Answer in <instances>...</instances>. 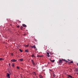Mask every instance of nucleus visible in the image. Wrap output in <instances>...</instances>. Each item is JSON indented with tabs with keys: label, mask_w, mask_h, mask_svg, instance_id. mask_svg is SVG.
Listing matches in <instances>:
<instances>
[{
	"label": "nucleus",
	"mask_w": 78,
	"mask_h": 78,
	"mask_svg": "<svg viewBox=\"0 0 78 78\" xmlns=\"http://www.w3.org/2000/svg\"><path fill=\"white\" fill-rule=\"evenodd\" d=\"M63 61H65V62H69L66 61V60L65 59H62V60L60 59V60L59 61V63L61 64V63H62Z\"/></svg>",
	"instance_id": "1"
},
{
	"label": "nucleus",
	"mask_w": 78,
	"mask_h": 78,
	"mask_svg": "<svg viewBox=\"0 0 78 78\" xmlns=\"http://www.w3.org/2000/svg\"><path fill=\"white\" fill-rule=\"evenodd\" d=\"M11 61L12 62H17V60L15 59H13L11 60Z\"/></svg>",
	"instance_id": "2"
},
{
	"label": "nucleus",
	"mask_w": 78,
	"mask_h": 78,
	"mask_svg": "<svg viewBox=\"0 0 78 78\" xmlns=\"http://www.w3.org/2000/svg\"><path fill=\"white\" fill-rule=\"evenodd\" d=\"M7 76L8 77V78H10V76L9 74L7 73Z\"/></svg>",
	"instance_id": "3"
},
{
	"label": "nucleus",
	"mask_w": 78,
	"mask_h": 78,
	"mask_svg": "<svg viewBox=\"0 0 78 78\" xmlns=\"http://www.w3.org/2000/svg\"><path fill=\"white\" fill-rule=\"evenodd\" d=\"M31 48H36V47L35 45H34L33 46H31Z\"/></svg>",
	"instance_id": "4"
},
{
	"label": "nucleus",
	"mask_w": 78,
	"mask_h": 78,
	"mask_svg": "<svg viewBox=\"0 0 78 78\" xmlns=\"http://www.w3.org/2000/svg\"><path fill=\"white\" fill-rule=\"evenodd\" d=\"M14 64H15V63H12V67H14Z\"/></svg>",
	"instance_id": "5"
},
{
	"label": "nucleus",
	"mask_w": 78,
	"mask_h": 78,
	"mask_svg": "<svg viewBox=\"0 0 78 78\" xmlns=\"http://www.w3.org/2000/svg\"><path fill=\"white\" fill-rule=\"evenodd\" d=\"M23 27H27V26L24 24H23Z\"/></svg>",
	"instance_id": "6"
},
{
	"label": "nucleus",
	"mask_w": 78,
	"mask_h": 78,
	"mask_svg": "<svg viewBox=\"0 0 78 78\" xmlns=\"http://www.w3.org/2000/svg\"><path fill=\"white\" fill-rule=\"evenodd\" d=\"M31 62H32V63L33 64L34 63V61H33V59H32L31 60Z\"/></svg>",
	"instance_id": "7"
},
{
	"label": "nucleus",
	"mask_w": 78,
	"mask_h": 78,
	"mask_svg": "<svg viewBox=\"0 0 78 78\" xmlns=\"http://www.w3.org/2000/svg\"><path fill=\"white\" fill-rule=\"evenodd\" d=\"M23 58L19 59V61H23Z\"/></svg>",
	"instance_id": "8"
},
{
	"label": "nucleus",
	"mask_w": 78,
	"mask_h": 78,
	"mask_svg": "<svg viewBox=\"0 0 78 78\" xmlns=\"http://www.w3.org/2000/svg\"><path fill=\"white\" fill-rule=\"evenodd\" d=\"M39 77L40 78H43V76L41 75H39Z\"/></svg>",
	"instance_id": "9"
},
{
	"label": "nucleus",
	"mask_w": 78,
	"mask_h": 78,
	"mask_svg": "<svg viewBox=\"0 0 78 78\" xmlns=\"http://www.w3.org/2000/svg\"><path fill=\"white\" fill-rule=\"evenodd\" d=\"M3 60H4V59L2 58H0V61H3Z\"/></svg>",
	"instance_id": "10"
},
{
	"label": "nucleus",
	"mask_w": 78,
	"mask_h": 78,
	"mask_svg": "<svg viewBox=\"0 0 78 78\" xmlns=\"http://www.w3.org/2000/svg\"><path fill=\"white\" fill-rule=\"evenodd\" d=\"M50 60L51 61V62H55V60Z\"/></svg>",
	"instance_id": "11"
},
{
	"label": "nucleus",
	"mask_w": 78,
	"mask_h": 78,
	"mask_svg": "<svg viewBox=\"0 0 78 78\" xmlns=\"http://www.w3.org/2000/svg\"><path fill=\"white\" fill-rule=\"evenodd\" d=\"M33 74L34 75H36V73L35 72H33Z\"/></svg>",
	"instance_id": "12"
},
{
	"label": "nucleus",
	"mask_w": 78,
	"mask_h": 78,
	"mask_svg": "<svg viewBox=\"0 0 78 78\" xmlns=\"http://www.w3.org/2000/svg\"><path fill=\"white\" fill-rule=\"evenodd\" d=\"M69 62V63L70 64H72V63H73V61H72L71 62Z\"/></svg>",
	"instance_id": "13"
},
{
	"label": "nucleus",
	"mask_w": 78,
	"mask_h": 78,
	"mask_svg": "<svg viewBox=\"0 0 78 78\" xmlns=\"http://www.w3.org/2000/svg\"><path fill=\"white\" fill-rule=\"evenodd\" d=\"M25 51H26V52H27V53H28V50L27 49Z\"/></svg>",
	"instance_id": "14"
},
{
	"label": "nucleus",
	"mask_w": 78,
	"mask_h": 78,
	"mask_svg": "<svg viewBox=\"0 0 78 78\" xmlns=\"http://www.w3.org/2000/svg\"><path fill=\"white\" fill-rule=\"evenodd\" d=\"M68 76H69V77H70V78H72V76L71 75H69Z\"/></svg>",
	"instance_id": "15"
},
{
	"label": "nucleus",
	"mask_w": 78,
	"mask_h": 78,
	"mask_svg": "<svg viewBox=\"0 0 78 78\" xmlns=\"http://www.w3.org/2000/svg\"><path fill=\"white\" fill-rule=\"evenodd\" d=\"M53 76L54 77H55V76H56V75H55V74H54V73H53Z\"/></svg>",
	"instance_id": "16"
},
{
	"label": "nucleus",
	"mask_w": 78,
	"mask_h": 78,
	"mask_svg": "<svg viewBox=\"0 0 78 78\" xmlns=\"http://www.w3.org/2000/svg\"><path fill=\"white\" fill-rule=\"evenodd\" d=\"M32 57V58H34V55H32V56H31Z\"/></svg>",
	"instance_id": "17"
},
{
	"label": "nucleus",
	"mask_w": 78,
	"mask_h": 78,
	"mask_svg": "<svg viewBox=\"0 0 78 78\" xmlns=\"http://www.w3.org/2000/svg\"><path fill=\"white\" fill-rule=\"evenodd\" d=\"M42 56H40L39 55H37V57H42Z\"/></svg>",
	"instance_id": "18"
},
{
	"label": "nucleus",
	"mask_w": 78,
	"mask_h": 78,
	"mask_svg": "<svg viewBox=\"0 0 78 78\" xmlns=\"http://www.w3.org/2000/svg\"><path fill=\"white\" fill-rule=\"evenodd\" d=\"M19 50L21 52H22V50H21V49H19Z\"/></svg>",
	"instance_id": "19"
},
{
	"label": "nucleus",
	"mask_w": 78,
	"mask_h": 78,
	"mask_svg": "<svg viewBox=\"0 0 78 78\" xmlns=\"http://www.w3.org/2000/svg\"><path fill=\"white\" fill-rule=\"evenodd\" d=\"M16 68L18 69H19V66H17Z\"/></svg>",
	"instance_id": "20"
},
{
	"label": "nucleus",
	"mask_w": 78,
	"mask_h": 78,
	"mask_svg": "<svg viewBox=\"0 0 78 78\" xmlns=\"http://www.w3.org/2000/svg\"><path fill=\"white\" fill-rule=\"evenodd\" d=\"M29 45H27L26 46V47H28Z\"/></svg>",
	"instance_id": "21"
},
{
	"label": "nucleus",
	"mask_w": 78,
	"mask_h": 78,
	"mask_svg": "<svg viewBox=\"0 0 78 78\" xmlns=\"http://www.w3.org/2000/svg\"><path fill=\"white\" fill-rule=\"evenodd\" d=\"M33 65H34V66H36V65L35 64V63H34L33 64Z\"/></svg>",
	"instance_id": "22"
},
{
	"label": "nucleus",
	"mask_w": 78,
	"mask_h": 78,
	"mask_svg": "<svg viewBox=\"0 0 78 78\" xmlns=\"http://www.w3.org/2000/svg\"><path fill=\"white\" fill-rule=\"evenodd\" d=\"M17 27H18V28H19L20 27V26H17Z\"/></svg>",
	"instance_id": "23"
},
{
	"label": "nucleus",
	"mask_w": 78,
	"mask_h": 78,
	"mask_svg": "<svg viewBox=\"0 0 78 78\" xmlns=\"http://www.w3.org/2000/svg\"><path fill=\"white\" fill-rule=\"evenodd\" d=\"M47 54H48V55H49V53H48V52H47Z\"/></svg>",
	"instance_id": "24"
},
{
	"label": "nucleus",
	"mask_w": 78,
	"mask_h": 78,
	"mask_svg": "<svg viewBox=\"0 0 78 78\" xmlns=\"http://www.w3.org/2000/svg\"><path fill=\"white\" fill-rule=\"evenodd\" d=\"M10 64H11L10 63H9V66H10Z\"/></svg>",
	"instance_id": "25"
},
{
	"label": "nucleus",
	"mask_w": 78,
	"mask_h": 78,
	"mask_svg": "<svg viewBox=\"0 0 78 78\" xmlns=\"http://www.w3.org/2000/svg\"><path fill=\"white\" fill-rule=\"evenodd\" d=\"M23 36H25L26 35V34H23Z\"/></svg>",
	"instance_id": "26"
},
{
	"label": "nucleus",
	"mask_w": 78,
	"mask_h": 78,
	"mask_svg": "<svg viewBox=\"0 0 78 78\" xmlns=\"http://www.w3.org/2000/svg\"><path fill=\"white\" fill-rule=\"evenodd\" d=\"M11 55H12V56H13V54L12 53V54H11Z\"/></svg>",
	"instance_id": "27"
},
{
	"label": "nucleus",
	"mask_w": 78,
	"mask_h": 78,
	"mask_svg": "<svg viewBox=\"0 0 78 78\" xmlns=\"http://www.w3.org/2000/svg\"><path fill=\"white\" fill-rule=\"evenodd\" d=\"M48 57H49V56H50V55H48Z\"/></svg>",
	"instance_id": "28"
},
{
	"label": "nucleus",
	"mask_w": 78,
	"mask_h": 78,
	"mask_svg": "<svg viewBox=\"0 0 78 78\" xmlns=\"http://www.w3.org/2000/svg\"><path fill=\"white\" fill-rule=\"evenodd\" d=\"M77 66H78V63H77Z\"/></svg>",
	"instance_id": "29"
},
{
	"label": "nucleus",
	"mask_w": 78,
	"mask_h": 78,
	"mask_svg": "<svg viewBox=\"0 0 78 78\" xmlns=\"http://www.w3.org/2000/svg\"><path fill=\"white\" fill-rule=\"evenodd\" d=\"M21 28H23V27H21Z\"/></svg>",
	"instance_id": "30"
},
{
	"label": "nucleus",
	"mask_w": 78,
	"mask_h": 78,
	"mask_svg": "<svg viewBox=\"0 0 78 78\" xmlns=\"http://www.w3.org/2000/svg\"><path fill=\"white\" fill-rule=\"evenodd\" d=\"M68 61H70V60L69 59H68Z\"/></svg>",
	"instance_id": "31"
},
{
	"label": "nucleus",
	"mask_w": 78,
	"mask_h": 78,
	"mask_svg": "<svg viewBox=\"0 0 78 78\" xmlns=\"http://www.w3.org/2000/svg\"><path fill=\"white\" fill-rule=\"evenodd\" d=\"M77 74V75H78V73H76Z\"/></svg>",
	"instance_id": "32"
},
{
	"label": "nucleus",
	"mask_w": 78,
	"mask_h": 78,
	"mask_svg": "<svg viewBox=\"0 0 78 78\" xmlns=\"http://www.w3.org/2000/svg\"><path fill=\"white\" fill-rule=\"evenodd\" d=\"M35 41H36L37 40H35Z\"/></svg>",
	"instance_id": "33"
},
{
	"label": "nucleus",
	"mask_w": 78,
	"mask_h": 78,
	"mask_svg": "<svg viewBox=\"0 0 78 78\" xmlns=\"http://www.w3.org/2000/svg\"><path fill=\"white\" fill-rule=\"evenodd\" d=\"M35 49H36V50H37V49H36V48Z\"/></svg>",
	"instance_id": "34"
},
{
	"label": "nucleus",
	"mask_w": 78,
	"mask_h": 78,
	"mask_svg": "<svg viewBox=\"0 0 78 78\" xmlns=\"http://www.w3.org/2000/svg\"><path fill=\"white\" fill-rule=\"evenodd\" d=\"M68 78H69V77H68Z\"/></svg>",
	"instance_id": "35"
}]
</instances>
